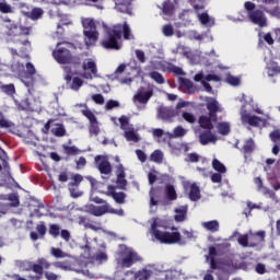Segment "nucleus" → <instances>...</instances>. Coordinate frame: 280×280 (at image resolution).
I'll return each instance as SVG.
<instances>
[{"label": "nucleus", "instance_id": "36", "mask_svg": "<svg viewBox=\"0 0 280 280\" xmlns=\"http://www.w3.org/2000/svg\"><path fill=\"white\" fill-rule=\"evenodd\" d=\"M166 199L168 201H176L177 195L174 185H166Z\"/></svg>", "mask_w": 280, "mask_h": 280}, {"label": "nucleus", "instance_id": "40", "mask_svg": "<svg viewBox=\"0 0 280 280\" xmlns=\"http://www.w3.org/2000/svg\"><path fill=\"white\" fill-rule=\"evenodd\" d=\"M0 13L1 14H12L13 13V8L11 4L5 2V0L0 1Z\"/></svg>", "mask_w": 280, "mask_h": 280}, {"label": "nucleus", "instance_id": "46", "mask_svg": "<svg viewBox=\"0 0 280 280\" xmlns=\"http://www.w3.org/2000/svg\"><path fill=\"white\" fill-rule=\"evenodd\" d=\"M217 131L219 135L228 136L229 135V124L228 122H218Z\"/></svg>", "mask_w": 280, "mask_h": 280}, {"label": "nucleus", "instance_id": "25", "mask_svg": "<svg viewBox=\"0 0 280 280\" xmlns=\"http://www.w3.org/2000/svg\"><path fill=\"white\" fill-rule=\"evenodd\" d=\"M131 1L132 0H115V10L124 14H130Z\"/></svg>", "mask_w": 280, "mask_h": 280}, {"label": "nucleus", "instance_id": "20", "mask_svg": "<svg viewBox=\"0 0 280 280\" xmlns=\"http://www.w3.org/2000/svg\"><path fill=\"white\" fill-rule=\"evenodd\" d=\"M72 183L68 184L67 187L68 189H70V196L72 198H80L82 196V192L77 191V186L80 185V183H82V175H74L72 177Z\"/></svg>", "mask_w": 280, "mask_h": 280}, {"label": "nucleus", "instance_id": "15", "mask_svg": "<svg viewBox=\"0 0 280 280\" xmlns=\"http://www.w3.org/2000/svg\"><path fill=\"white\" fill-rule=\"evenodd\" d=\"M115 185H118V189L126 190L128 180H126V168H122V164H118L116 167V180Z\"/></svg>", "mask_w": 280, "mask_h": 280}, {"label": "nucleus", "instance_id": "43", "mask_svg": "<svg viewBox=\"0 0 280 280\" xmlns=\"http://www.w3.org/2000/svg\"><path fill=\"white\" fill-rule=\"evenodd\" d=\"M62 150H65L67 156H75L77 154H80V149H77L74 145H62Z\"/></svg>", "mask_w": 280, "mask_h": 280}, {"label": "nucleus", "instance_id": "5", "mask_svg": "<svg viewBox=\"0 0 280 280\" xmlns=\"http://www.w3.org/2000/svg\"><path fill=\"white\" fill-rule=\"evenodd\" d=\"M82 35L85 36V45L88 47L95 46L97 37L100 36L95 20H92L91 18H82Z\"/></svg>", "mask_w": 280, "mask_h": 280}, {"label": "nucleus", "instance_id": "6", "mask_svg": "<svg viewBox=\"0 0 280 280\" xmlns=\"http://www.w3.org/2000/svg\"><path fill=\"white\" fill-rule=\"evenodd\" d=\"M151 234L155 241L160 242L163 245H175L180 242V233L178 232H162L155 229V224L151 225Z\"/></svg>", "mask_w": 280, "mask_h": 280}, {"label": "nucleus", "instance_id": "14", "mask_svg": "<svg viewBox=\"0 0 280 280\" xmlns=\"http://www.w3.org/2000/svg\"><path fill=\"white\" fill-rule=\"evenodd\" d=\"M34 74H36L34 65H32V62H26V72L24 73V75H22V83H24V86H34Z\"/></svg>", "mask_w": 280, "mask_h": 280}, {"label": "nucleus", "instance_id": "4", "mask_svg": "<svg viewBox=\"0 0 280 280\" xmlns=\"http://www.w3.org/2000/svg\"><path fill=\"white\" fill-rule=\"evenodd\" d=\"M1 23H3V34L11 40L32 33V27L19 26L9 16L1 18Z\"/></svg>", "mask_w": 280, "mask_h": 280}, {"label": "nucleus", "instance_id": "16", "mask_svg": "<svg viewBox=\"0 0 280 280\" xmlns=\"http://www.w3.org/2000/svg\"><path fill=\"white\" fill-rule=\"evenodd\" d=\"M151 278V270L140 269L138 271H126V280H148Z\"/></svg>", "mask_w": 280, "mask_h": 280}, {"label": "nucleus", "instance_id": "21", "mask_svg": "<svg viewBox=\"0 0 280 280\" xmlns=\"http://www.w3.org/2000/svg\"><path fill=\"white\" fill-rule=\"evenodd\" d=\"M242 124H245L253 128H257L259 127V124H262V118L245 113L242 114Z\"/></svg>", "mask_w": 280, "mask_h": 280}, {"label": "nucleus", "instance_id": "22", "mask_svg": "<svg viewBox=\"0 0 280 280\" xmlns=\"http://www.w3.org/2000/svg\"><path fill=\"white\" fill-rule=\"evenodd\" d=\"M249 248L257 247L260 243L265 242V231L249 232Z\"/></svg>", "mask_w": 280, "mask_h": 280}, {"label": "nucleus", "instance_id": "2", "mask_svg": "<svg viewBox=\"0 0 280 280\" xmlns=\"http://www.w3.org/2000/svg\"><path fill=\"white\" fill-rule=\"evenodd\" d=\"M207 110L209 116H199V128L211 131L214 129V125L218 121L217 114L222 113L223 109L219 106V102L215 98L207 97Z\"/></svg>", "mask_w": 280, "mask_h": 280}, {"label": "nucleus", "instance_id": "60", "mask_svg": "<svg viewBox=\"0 0 280 280\" xmlns=\"http://www.w3.org/2000/svg\"><path fill=\"white\" fill-rule=\"evenodd\" d=\"M0 128H3V129L11 128V122L9 120H5V118H3L2 113H0Z\"/></svg>", "mask_w": 280, "mask_h": 280}, {"label": "nucleus", "instance_id": "56", "mask_svg": "<svg viewBox=\"0 0 280 280\" xmlns=\"http://www.w3.org/2000/svg\"><path fill=\"white\" fill-rule=\"evenodd\" d=\"M270 140L272 143H278V141H280V129H275L270 132Z\"/></svg>", "mask_w": 280, "mask_h": 280}, {"label": "nucleus", "instance_id": "61", "mask_svg": "<svg viewBox=\"0 0 280 280\" xmlns=\"http://www.w3.org/2000/svg\"><path fill=\"white\" fill-rule=\"evenodd\" d=\"M136 59H138V62L145 63V54L143 50H136Z\"/></svg>", "mask_w": 280, "mask_h": 280}, {"label": "nucleus", "instance_id": "49", "mask_svg": "<svg viewBox=\"0 0 280 280\" xmlns=\"http://www.w3.org/2000/svg\"><path fill=\"white\" fill-rule=\"evenodd\" d=\"M82 116H85L90 122H97V118L95 117V114H92V110L90 109H82Z\"/></svg>", "mask_w": 280, "mask_h": 280}, {"label": "nucleus", "instance_id": "38", "mask_svg": "<svg viewBox=\"0 0 280 280\" xmlns=\"http://www.w3.org/2000/svg\"><path fill=\"white\" fill-rule=\"evenodd\" d=\"M150 161L155 164L163 163V152H161L160 150L153 151V153H151Z\"/></svg>", "mask_w": 280, "mask_h": 280}, {"label": "nucleus", "instance_id": "57", "mask_svg": "<svg viewBox=\"0 0 280 280\" xmlns=\"http://www.w3.org/2000/svg\"><path fill=\"white\" fill-rule=\"evenodd\" d=\"M9 201H11V208L19 207V196L16 194L9 195Z\"/></svg>", "mask_w": 280, "mask_h": 280}, {"label": "nucleus", "instance_id": "58", "mask_svg": "<svg viewBox=\"0 0 280 280\" xmlns=\"http://www.w3.org/2000/svg\"><path fill=\"white\" fill-rule=\"evenodd\" d=\"M226 84H230L232 86H238L240 85V79L237 77H226Z\"/></svg>", "mask_w": 280, "mask_h": 280}, {"label": "nucleus", "instance_id": "27", "mask_svg": "<svg viewBox=\"0 0 280 280\" xmlns=\"http://www.w3.org/2000/svg\"><path fill=\"white\" fill-rule=\"evenodd\" d=\"M214 141H215V137L213 133H211L210 130L199 133V143H201V145H208L209 143Z\"/></svg>", "mask_w": 280, "mask_h": 280}, {"label": "nucleus", "instance_id": "24", "mask_svg": "<svg viewBox=\"0 0 280 280\" xmlns=\"http://www.w3.org/2000/svg\"><path fill=\"white\" fill-rule=\"evenodd\" d=\"M151 97H153V90H149L145 92L138 91V93H136V96H133V101L138 102V104L140 105H145L148 104V101L151 100Z\"/></svg>", "mask_w": 280, "mask_h": 280}, {"label": "nucleus", "instance_id": "37", "mask_svg": "<svg viewBox=\"0 0 280 280\" xmlns=\"http://www.w3.org/2000/svg\"><path fill=\"white\" fill-rule=\"evenodd\" d=\"M212 168L219 174L226 173V167L224 166V164H222V162L217 159L212 160Z\"/></svg>", "mask_w": 280, "mask_h": 280}, {"label": "nucleus", "instance_id": "39", "mask_svg": "<svg viewBox=\"0 0 280 280\" xmlns=\"http://www.w3.org/2000/svg\"><path fill=\"white\" fill-rule=\"evenodd\" d=\"M176 215H174V220L176 222H184L186 220V208H177L175 210Z\"/></svg>", "mask_w": 280, "mask_h": 280}, {"label": "nucleus", "instance_id": "34", "mask_svg": "<svg viewBox=\"0 0 280 280\" xmlns=\"http://www.w3.org/2000/svg\"><path fill=\"white\" fill-rule=\"evenodd\" d=\"M49 254L51 255V257H55L57 259L69 258V254L65 253L62 249L55 248V247H51V249L49 250Z\"/></svg>", "mask_w": 280, "mask_h": 280}, {"label": "nucleus", "instance_id": "11", "mask_svg": "<svg viewBox=\"0 0 280 280\" xmlns=\"http://www.w3.org/2000/svg\"><path fill=\"white\" fill-rule=\"evenodd\" d=\"M95 163H97V172L105 176H110L113 174V166L110 162L107 161L103 155L95 156Z\"/></svg>", "mask_w": 280, "mask_h": 280}, {"label": "nucleus", "instance_id": "41", "mask_svg": "<svg viewBox=\"0 0 280 280\" xmlns=\"http://www.w3.org/2000/svg\"><path fill=\"white\" fill-rule=\"evenodd\" d=\"M47 232L51 237L57 238L59 233H62V230L59 228V224H49Z\"/></svg>", "mask_w": 280, "mask_h": 280}, {"label": "nucleus", "instance_id": "17", "mask_svg": "<svg viewBox=\"0 0 280 280\" xmlns=\"http://www.w3.org/2000/svg\"><path fill=\"white\" fill-rule=\"evenodd\" d=\"M267 7H262V11L267 12L270 16H280V7L278 0H262Z\"/></svg>", "mask_w": 280, "mask_h": 280}, {"label": "nucleus", "instance_id": "52", "mask_svg": "<svg viewBox=\"0 0 280 280\" xmlns=\"http://www.w3.org/2000/svg\"><path fill=\"white\" fill-rule=\"evenodd\" d=\"M104 104H105V110H113V108L120 107V103L114 100H109L107 101V103H104Z\"/></svg>", "mask_w": 280, "mask_h": 280}, {"label": "nucleus", "instance_id": "18", "mask_svg": "<svg viewBox=\"0 0 280 280\" xmlns=\"http://www.w3.org/2000/svg\"><path fill=\"white\" fill-rule=\"evenodd\" d=\"M80 65H82V71L90 72L85 73V79H92V75L97 74V66L95 65V61H92V59H88L86 61H80Z\"/></svg>", "mask_w": 280, "mask_h": 280}, {"label": "nucleus", "instance_id": "9", "mask_svg": "<svg viewBox=\"0 0 280 280\" xmlns=\"http://www.w3.org/2000/svg\"><path fill=\"white\" fill-rule=\"evenodd\" d=\"M265 13H267L265 10L249 11L247 12V19H249L250 23L262 28L267 26V18L265 16Z\"/></svg>", "mask_w": 280, "mask_h": 280}, {"label": "nucleus", "instance_id": "55", "mask_svg": "<svg viewBox=\"0 0 280 280\" xmlns=\"http://www.w3.org/2000/svg\"><path fill=\"white\" fill-rule=\"evenodd\" d=\"M168 72L173 73L176 77L184 75V70L174 65H171V67H168Z\"/></svg>", "mask_w": 280, "mask_h": 280}, {"label": "nucleus", "instance_id": "62", "mask_svg": "<svg viewBox=\"0 0 280 280\" xmlns=\"http://www.w3.org/2000/svg\"><path fill=\"white\" fill-rule=\"evenodd\" d=\"M136 156L138 158V161H140V163H145V161L148 160L145 153L141 150H136Z\"/></svg>", "mask_w": 280, "mask_h": 280}, {"label": "nucleus", "instance_id": "23", "mask_svg": "<svg viewBox=\"0 0 280 280\" xmlns=\"http://www.w3.org/2000/svg\"><path fill=\"white\" fill-rule=\"evenodd\" d=\"M35 230H37V232L28 233V238H31L34 242L38 241L39 238H44V235H47L48 229L47 225L44 224V222H39Z\"/></svg>", "mask_w": 280, "mask_h": 280}, {"label": "nucleus", "instance_id": "54", "mask_svg": "<svg viewBox=\"0 0 280 280\" xmlns=\"http://www.w3.org/2000/svg\"><path fill=\"white\" fill-rule=\"evenodd\" d=\"M89 132L91 136H97L100 133V127H97V121L90 122Z\"/></svg>", "mask_w": 280, "mask_h": 280}, {"label": "nucleus", "instance_id": "12", "mask_svg": "<svg viewBox=\"0 0 280 280\" xmlns=\"http://www.w3.org/2000/svg\"><path fill=\"white\" fill-rule=\"evenodd\" d=\"M65 72L67 73L65 74V82H67V84H70V90L80 91V88H82L83 84L82 79L78 77L72 78V73L69 67H65Z\"/></svg>", "mask_w": 280, "mask_h": 280}, {"label": "nucleus", "instance_id": "28", "mask_svg": "<svg viewBox=\"0 0 280 280\" xmlns=\"http://www.w3.org/2000/svg\"><path fill=\"white\" fill-rule=\"evenodd\" d=\"M201 199V191L199 190V186H196V184H191L189 186V200L190 201H199Z\"/></svg>", "mask_w": 280, "mask_h": 280}, {"label": "nucleus", "instance_id": "19", "mask_svg": "<svg viewBox=\"0 0 280 280\" xmlns=\"http://www.w3.org/2000/svg\"><path fill=\"white\" fill-rule=\"evenodd\" d=\"M265 72L267 73V78H278L280 77V65L276 61H267Z\"/></svg>", "mask_w": 280, "mask_h": 280}, {"label": "nucleus", "instance_id": "33", "mask_svg": "<svg viewBox=\"0 0 280 280\" xmlns=\"http://www.w3.org/2000/svg\"><path fill=\"white\" fill-rule=\"evenodd\" d=\"M108 211H110V209H107V206L92 207L90 214H92V217H103Z\"/></svg>", "mask_w": 280, "mask_h": 280}, {"label": "nucleus", "instance_id": "32", "mask_svg": "<svg viewBox=\"0 0 280 280\" xmlns=\"http://www.w3.org/2000/svg\"><path fill=\"white\" fill-rule=\"evenodd\" d=\"M252 152H255V141L252 139H247L245 141V144L242 145V153L245 155L252 154Z\"/></svg>", "mask_w": 280, "mask_h": 280}, {"label": "nucleus", "instance_id": "42", "mask_svg": "<svg viewBox=\"0 0 280 280\" xmlns=\"http://www.w3.org/2000/svg\"><path fill=\"white\" fill-rule=\"evenodd\" d=\"M125 137H126V140H127L128 142L138 143V141L140 140V139L138 138V135L136 133V131L132 130V129L126 130Z\"/></svg>", "mask_w": 280, "mask_h": 280}, {"label": "nucleus", "instance_id": "35", "mask_svg": "<svg viewBox=\"0 0 280 280\" xmlns=\"http://www.w3.org/2000/svg\"><path fill=\"white\" fill-rule=\"evenodd\" d=\"M149 78H151V80H153V82H155V84L166 83V80L163 79V74H161L160 72L151 71V72H149Z\"/></svg>", "mask_w": 280, "mask_h": 280}, {"label": "nucleus", "instance_id": "29", "mask_svg": "<svg viewBox=\"0 0 280 280\" xmlns=\"http://www.w3.org/2000/svg\"><path fill=\"white\" fill-rule=\"evenodd\" d=\"M201 228L209 231V233H217L219 232V222L217 220L207 221L201 223Z\"/></svg>", "mask_w": 280, "mask_h": 280}, {"label": "nucleus", "instance_id": "47", "mask_svg": "<svg viewBox=\"0 0 280 280\" xmlns=\"http://www.w3.org/2000/svg\"><path fill=\"white\" fill-rule=\"evenodd\" d=\"M182 119H184V121L189 125L196 124V117L194 116V114L188 112L182 113Z\"/></svg>", "mask_w": 280, "mask_h": 280}, {"label": "nucleus", "instance_id": "51", "mask_svg": "<svg viewBox=\"0 0 280 280\" xmlns=\"http://www.w3.org/2000/svg\"><path fill=\"white\" fill-rule=\"evenodd\" d=\"M174 138H184L186 136V129L184 127H175L174 128Z\"/></svg>", "mask_w": 280, "mask_h": 280}, {"label": "nucleus", "instance_id": "48", "mask_svg": "<svg viewBox=\"0 0 280 280\" xmlns=\"http://www.w3.org/2000/svg\"><path fill=\"white\" fill-rule=\"evenodd\" d=\"M1 92H3V94L12 96L13 94H16V89L15 86H13V84L1 85Z\"/></svg>", "mask_w": 280, "mask_h": 280}, {"label": "nucleus", "instance_id": "8", "mask_svg": "<svg viewBox=\"0 0 280 280\" xmlns=\"http://www.w3.org/2000/svg\"><path fill=\"white\" fill-rule=\"evenodd\" d=\"M122 37L120 36L119 31H113L110 32L109 36L105 35V38H103L102 42H100V46H103V48L107 50H120L122 45L120 44V39Z\"/></svg>", "mask_w": 280, "mask_h": 280}, {"label": "nucleus", "instance_id": "44", "mask_svg": "<svg viewBox=\"0 0 280 280\" xmlns=\"http://www.w3.org/2000/svg\"><path fill=\"white\" fill-rule=\"evenodd\" d=\"M237 244L242 246V248L249 247V234H242L237 237Z\"/></svg>", "mask_w": 280, "mask_h": 280}, {"label": "nucleus", "instance_id": "26", "mask_svg": "<svg viewBox=\"0 0 280 280\" xmlns=\"http://www.w3.org/2000/svg\"><path fill=\"white\" fill-rule=\"evenodd\" d=\"M107 196H110V198H113V201H115V203L117 205H126V192L110 190L109 192H107Z\"/></svg>", "mask_w": 280, "mask_h": 280}, {"label": "nucleus", "instance_id": "64", "mask_svg": "<svg viewBox=\"0 0 280 280\" xmlns=\"http://www.w3.org/2000/svg\"><path fill=\"white\" fill-rule=\"evenodd\" d=\"M255 272H257V275H265V272H267V269L265 268V264L255 265Z\"/></svg>", "mask_w": 280, "mask_h": 280}, {"label": "nucleus", "instance_id": "53", "mask_svg": "<svg viewBox=\"0 0 280 280\" xmlns=\"http://www.w3.org/2000/svg\"><path fill=\"white\" fill-rule=\"evenodd\" d=\"M163 36H174V26H171V24L163 25Z\"/></svg>", "mask_w": 280, "mask_h": 280}, {"label": "nucleus", "instance_id": "59", "mask_svg": "<svg viewBox=\"0 0 280 280\" xmlns=\"http://www.w3.org/2000/svg\"><path fill=\"white\" fill-rule=\"evenodd\" d=\"M92 102H95L97 105H103L105 104V97H103L102 94H94L92 95Z\"/></svg>", "mask_w": 280, "mask_h": 280}, {"label": "nucleus", "instance_id": "30", "mask_svg": "<svg viewBox=\"0 0 280 280\" xmlns=\"http://www.w3.org/2000/svg\"><path fill=\"white\" fill-rule=\"evenodd\" d=\"M174 2H171L170 0L163 1V4L161 7V12H163V15L171 16L174 14Z\"/></svg>", "mask_w": 280, "mask_h": 280}, {"label": "nucleus", "instance_id": "10", "mask_svg": "<svg viewBox=\"0 0 280 280\" xmlns=\"http://www.w3.org/2000/svg\"><path fill=\"white\" fill-rule=\"evenodd\" d=\"M112 32H119L120 37H122V39H125V40L131 39L130 26H128L127 22H125L122 24H115L113 26V28H107V31L105 32V36L110 35Z\"/></svg>", "mask_w": 280, "mask_h": 280}, {"label": "nucleus", "instance_id": "7", "mask_svg": "<svg viewBox=\"0 0 280 280\" xmlns=\"http://www.w3.org/2000/svg\"><path fill=\"white\" fill-rule=\"evenodd\" d=\"M51 58H55L58 65H72L80 66L81 59L78 56H73L67 48H57L51 51Z\"/></svg>", "mask_w": 280, "mask_h": 280}, {"label": "nucleus", "instance_id": "63", "mask_svg": "<svg viewBox=\"0 0 280 280\" xmlns=\"http://www.w3.org/2000/svg\"><path fill=\"white\" fill-rule=\"evenodd\" d=\"M182 86L188 91H191L194 89V83H191V81L188 79H182Z\"/></svg>", "mask_w": 280, "mask_h": 280}, {"label": "nucleus", "instance_id": "45", "mask_svg": "<svg viewBox=\"0 0 280 280\" xmlns=\"http://www.w3.org/2000/svg\"><path fill=\"white\" fill-rule=\"evenodd\" d=\"M52 135L57 138H63L67 135V130L65 129V126L62 124H57V128L51 131Z\"/></svg>", "mask_w": 280, "mask_h": 280}, {"label": "nucleus", "instance_id": "1", "mask_svg": "<svg viewBox=\"0 0 280 280\" xmlns=\"http://www.w3.org/2000/svg\"><path fill=\"white\" fill-rule=\"evenodd\" d=\"M24 265L26 266V271L34 272V276H28V280H42L43 277L47 280H57L56 273L44 271L51 267V264L45 258L37 259V262L24 261Z\"/></svg>", "mask_w": 280, "mask_h": 280}, {"label": "nucleus", "instance_id": "31", "mask_svg": "<svg viewBox=\"0 0 280 280\" xmlns=\"http://www.w3.org/2000/svg\"><path fill=\"white\" fill-rule=\"evenodd\" d=\"M44 15V10L42 8H33L31 12L26 14V18L32 21L40 20Z\"/></svg>", "mask_w": 280, "mask_h": 280}, {"label": "nucleus", "instance_id": "50", "mask_svg": "<svg viewBox=\"0 0 280 280\" xmlns=\"http://www.w3.org/2000/svg\"><path fill=\"white\" fill-rule=\"evenodd\" d=\"M159 115L161 116V119H171V117H174V114H171V109L168 108H161L159 112Z\"/></svg>", "mask_w": 280, "mask_h": 280}, {"label": "nucleus", "instance_id": "13", "mask_svg": "<svg viewBox=\"0 0 280 280\" xmlns=\"http://www.w3.org/2000/svg\"><path fill=\"white\" fill-rule=\"evenodd\" d=\"M234 262L230 258L217 260L215 258H209V268L212 270H224V268H232Z\"/></svg>", "mask_w": 280, "mask_h": 280}, {"label": "nucleus", "instance_id": "3", "mask_svg": "<svg viewBox=\"0 0 280 280\" xmlns=\"http://www.w3.org/2000/svg\"><path fill=\"white\" fill-rule=\"evenodd\" d=\"M118 249V266L120 269H129L136 264L143 262V257H140L136 249L128 247L126 244H120Z\"/></svg>", "mask_w": 280, "mask_h": 280}]
</instances>
